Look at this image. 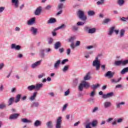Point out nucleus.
Returning <instances> with one entry per match:
<instances>
[{
    "mask_svg": "<svg viewBox=\"0 0 128 128\" xmlns=\"http://www.w3.org/2000/svg\"><path fill=\"white\" fill-rule=\"evenodd\" d=\"M62 46V44L60 42H58L54 44V48L55 50H58L59 48Z\"/></svg>",
    "mask_w": 128,
    "mask_h": 128,
    "instance_id": "obj_15",
    "label": "nucleus"
},
{
    "mask_svg": "<svg viewBox=\"0 0 128 128\" xmlns=\"http://www.w3.org/2000/svg\"><path fill=\"white\" fill-rule=\"evenodd\" d=\"M80 20H84V22H86V19L88 18L86 15H84V12L82 10H79L77 14Z\"/></svg>",
    "mask_w": 128,
    "mask_h": 128,
    "instance_id": "obj_1",
    "label": "nucleus"
},
{
    "mask_svg": "<svg viewBox=\"0 0 128 128\" xmlns=\"http://www.w3.org/2000/svg\"><path fill=\"white\" fill-rule=\"evenodd\" d=\"M104 0H100V1H98L96 2V4H98V6H100V4H104Z\"/></svg>",
    "mask_w": 128,
    "mask_h": 128,
    "instance_id": "obj_37",
    "label": "nucleus"
},
{
    "mask_svg": "<svg viewBox=\"0 0 128 128\" xmlns=\"http://www.w3.org/2000/svg\"><path fill=\"white\" fill-rule=\"evenodd\" d=\"M38 106H40V104H38V102H34L33 103V104L31 106V108H34V106H35L36 108V107Z\"/></svg>",
    "mask_w": 128,
    "mask_h": 128,
    "instance_id": "obj_41",
    "label": "nucleus"
},
{
    "mask_svg": "<svg viewBox=\"0 0 128 128\" xmlns=\"http://www.w3.org/2000/svg\"><path fill=\"white\" fill-rule=\"evenodd\" d=\"M64 48H61L59 49V52L61 54L62 53V52H64Z\"/></svg>",
    "mask_w": 128,
    "mask_h": 128,
    "instance_id": "obj_62",
    "label": "nucleus"
},
{
    "mask_svg": "<svg viewBox=\"0 0 128 128\" xmlns=\"http://www.w3.org/2000/svg\"><path fill=\"white\" fill-rule=\"evenodd\" d=\"M86 24V22H77V26H84Z\"/></svg>",
    "mask_w": 128,
    "mask_h": 128,
    "instance_id": "obj_42",
    "label": "nucleus"
},
{
    "mask_svg": "<svg viewBox=\"0 0 128 128\" xmlns=\"http://www.w3.org/2000/svg\"><path fill=\"white\" fill-rule=\"evenodd\" d=\"M80 46V42L76 41L75 45L74 43L72 42L70 45V46L72 50H74V48H76V46Z\"/></svg>",
    "mask_w": 128,
    "mask_h": 128,
    "instance_id": "obj_5",
    "label": "nucleus"
},
{
    "mask_svg": "<svg viewBox=\"0 0 128 128\" xmlns=\"http://www.w3.org/2000/svg\"><path fill=\"white\" fill-rule=\"evenodd\" d=\"M91 123L89 122L86 125V128H92L90 127Z\"/></svg>",
    "mask_w": 128,
    "mask_h": 128,
    "instance_id": "obj_50",
    "label": "nucleus"
},
{
    "mask_svg": "<svg viewBox=\"0 0 128 128\" xmlns=\"http://www.w3.org/2000/svg\"><path fill=\"white\" fill-rule=\"evenodd\" d=\"M124 30H122L120 32V38H122V36H124Z\"/></svg>",
    "mask_w": 128,
    "mask_h": 128,
    "instance_id": "obj_43",
    "label": "nucleus"
},
{
    "mask_svg": "<svg viewBox=\"0 0 128 128\" xmlns=\"http://www.w3.org/2000/svg\"><path fill=\"white\" fill-rule=\"evenodd\" d=\"M11 48L12 49L14 48L15 50H20V46L19 45H16L14 44H12L11 45Z\"/></svg>",
    "mask_w": 128,
    "mask_h": 128,
    "instance_id": "obj_10",
    "label": "nucleus"
},
{
    "mask_svg": "<svg viewBox=\"0 0 128 128\" xmlns=\"http://www.w3.org/2000/svg\"><path fill=\"white\" fill-rule=\"evenodd\" d=\"M100 84H97L96 85L92 84V88L94 90H96L97 88H100Z\"/></svg>",
    "mask_w": 128,
    "mask_h": 128,
    "instance_id": "obj_35",
    "label": "nucleus"
},
{
    "mask_svg": "<svg viewBox=\"0 0 128 128\" xmlns=\"http://www.w3.org/2000/svg\"><path fill=\"white\" fill-rule=\"evenodd\" d=\"M38 94V92H34L33 95L30 96V100H34L36 98V94Z\"/></svg>",
    "mask_w": 128,
    "mask_h": 128,
    "instance_id": "obj_20",
    "label": "nucleus"
},
{
    "mask_svg": "<svg viewBox=\"0 0 128 128\" xmlns=\"http://www.w3.org/2000/svg\"><path fill=\"white\" fill-rule=\"evenodd\" d=\"M40 12H42V7L39 6L36 10L34 14L36 16H40Z\"/></svg>",
    "mask_w": 128,
    "mask_h": 128,
    "instance_id": "obj_9",
    "label": "nucleus"
},
{
    "mask_svg": "<svg viewBox=\"0 0 128 128\" xmlns=\"http://www.w3.org/2000/svg\"><path fill=\"white\" fill-rule=\"evenodd\" d=\"M112 106V102H106L104 103V107L105 108H110Z\"/></svg>",
    "mask_w": 128,
    "mask_h": 128,
    "instance_id": "obj_12",
    "label": "nucleus"
},
{
    "mask_svg": "<svg viewBox=\"0 0 128 128\" xmlns=\"http://www.w3.org/2000/svg\"><path fill=\"white\" fill-rule=\"evenodd\" d=\"M111 82H112L114 84H118V82L116 80H114V79H112Z\"/></svg>",
    "mask_w": 128,
    "mask_h": 128,
    "instance_id": "obj_57",
    "label": "nucleus"
},
{
    "mask_svg": "<svg viewBox=\"0 0 128 128\" xmlns=\"http://www.w3.org/2000/svg\"><path fill=\"white\" fill-rule=\"evenodd\" d=\"M118 2L119 6H122L124 4V0H118Z\"/></svg>",
    "mask_w": 128,
    "mask_h": 128,
    "instance_id": "obj_39",
    "label": "nucleus"
},
{
    "mask_svg": "<svg viewBox=\"0 0 128 128\" xmlns=\"http://www.w3.org/2000/svg\"><path fill=\"white\" fill-rule=\"evenodd\" d=\"M62 6H64V4H60L58 5V8L60 10L61 8H62Z\"/></svg>",
    "mask_w": 128,
    "mask_h": 128,
    "instance_id": "obj_48",
    "label": "nucleus"
},
{
    "mask_svg": "<svg viewBox=\"0 0 128 128\" xmlns=\"http://www.w3.org/2000/svg\"><path fill=\"white\" fill-rule=\"evenodd\" d=\"M16 88H14L12 89L11 92H16Z\"/></svg>",
    "mask_w": 128,
    "mask_h": 128,
    "instance_id": "obj_63",
    "label": "nucleus"
},
{
    "mask_svg": "<svg viewBox=\"0 0 128 128\" xmlns=\"http://www.w3.org/2000/svg\"><path fill=\"white\" fill-rule=\"evenodd\" d=\"M82 82L83 86H84V88H90V83H88L86 81H83Z\"/></svg>",
    "mask_w": 128,
    "mask_h": 128,
    "instance_id": "obj_16",
    "label": "nucleus"
},
{
    "mask_svg": "<svg viewBox=\"0 0 128 128\" xmlns=\"http://www.w3.org/2000/svg\"><path fill=\"white\" fill-rule=\"evenodd\" d=\"M6 108V106L4 103H2L0 104V110H4V108Z\"/></svg>",
    "mask_w": 128,
    "mask_h": 128,
    "instance_id": "obj_36",
    "label": "nucleus"
},
{
    "mask_svg": "<svg viewBox=\"0 0 128 128\" xmlns=\"http://www.w3.org/2000/svg\"><path fill=\"white\" fill-rule=\"evenodd\" d=\"M36 22V18H32L30 20H29L28 22V24H29L30 26H32V24H34Z\"/></svg>",
    "mask_w": 128,
    "mask_h": 128,
    "instance_id": "obj_14",
    "label": "nucleus"
},
{
    "mask_svg": "<svg viewBox=\"0 0 128 128\" xmlns=\"http://www.w3.org/2000/svg\"><path fill=\"white\" fill-rule=\"evenodd\" d=\"M21 121L24 123L32 122V121L30 120H28L27 118H22L21 120Z\"/></svg>",
    "mask_w": 128,
    "mask_h": 128,
    "instance_id": "obj_34",
    "label": "nucleus"
},
{
    "mask_svg": "<svg viewBox=\"0 0 128 128\" xmlns=\"http://www.w3.org/2000/svg\"><path fill=\"white\" fill-rule=\"evenodd\" d=\"M76 40V38L74 37H71L70 38L68 39L69 42H74V40Z\"/></svg>",
    "mask_w": 128,
    "mask_h": 128,
    "instance_id": "obj_46",
    "label": "nucleus"
},
{
    "mask_svg": "<svg viewBox=\"0 0 128 128\" xmlns=\"http://www.w3.org/2000/svg\"><path fill=\"white\" fill-rule=\"evenodd\" d=\"M128 72V67H126V68H124L120 72V74H126V72Z\"/></svg>",
    "mask_w": 128,
    "mask_h": 128,
    "instance_id": "obj_27",
    "label": "nucleus"
},
{
    "mask_svg": "<svg viewBox=\"0 0 128 128\" xmlns=\"http://www.w3.org/2000/svg\"><path fill=\"white\" fill-rule=\"evenodd\" d=\"M114 72H112V71H108L105 74V76H108V78H112L114 76Z\"/></svg>",
    "mask_w": 128,
    "mask_h": 128,
    "instance_id": "obj_7",
    "label": "nucleus"
},
{
    "mask_svg": "<svg viewBox=\"0 0 128 128\" xmlns=\"http://www.w3.org/2000/svg\"><path fill=\"white\" fill-rule=\"evenodd\" d=\"M44 84H37L35 86L36 90H40L42 88Z\"/></svg>",
    "mask_w": 128,
    "mask_h": 128,
    "instance_id": "obj_8",
    "label": "nucleus"
},
{
    "mask_svg": "<svg viewBox=\"0 0 128 128\" xmlns=\"http://www.w3.org/2000/svg\"><path fill=\"white\" fill-rule=\"evenodd\" d=\"M84 84L82 82V83L80 84L78 86V90H80V92H82V90H84Z\"/></svg>",
    "mask_w": 128,
    "mask_h": 128,
    "instance_id": "obj_30",
    "label": "nucleus"
},
{
    "mask_svg": "<svg viewBox=\"0 0 128 128\" xmlns=\"http://www.w3.org/2000/svg\"><path fill=\"white\" fill-rule=\"evenodd\" d=\"M52 8V6L50 5H48L46 7V10H50Z\"/></svg>",
    "mask_w": 128,
    "mask_h": 128,
    "instance_id": "obj_56",
    "label": "nucleus"
},
{
    "mask_svg": "<svg viewBox=\"0 0 128 128\" xmlns=\"http://www.w3.org/2000/svg\"><path fill=\"white\" fill-rule=\"evenodd\" d=\"M68 104H65L64 106H63V108H62V112L66 110V108H68Z\"/></svg>",
    "mask_w": 128,
    "mask_h": 128,
    "instance_id": "obj_45",
    "label": "nucleus"
},
{
    "mask_svg": "<svg viewBox=\"0 0 128 128\" xmlns=\"http://www.w3.org/2000/svg\"><path fill=\"white\" fill-rule=\"evenodd\" d=\"M64 26H65L64 24H62L60 26L54 29V30H60V28H64Z\"/></svg>",
    "mask_w": 128,
    "mask_h": 128,
    "instance_id": "obj_40",
    "label": "nucleus"
},
{
    "mask_svg": "<svg viewBox=\"0 0 128 128\" xmlns=\"http://www.w3.org/2000/svg\"><path fill=\"white\" fill-rule=\"evenodd\" d=\"M20 116L18 114H14L10 115L9 117V120H16Z\"/></svg>",
    "mask_w": 128,
    "mask_h": 128,
    "instance_id": "obj_6",
    "label": "nucleus"
},
{
    "mask_svg": "<svg viewBox=\"0 0 128 128\" xmlns=\"http://www.w3.org/2000/svg\"><path fill=\"white\" fill-rule=\"evenodd\" d=\"M52 42H54V40L52 39V38H50L48 41V44H52Z\"/></svg>",
    "mask_w": 128,
    "mask_h": 128,
    "instance_id": "obj_58",
    "label": "nucleus"
},
{
    "mask_svg": "<svg viewBox=\"0 0 128 128\" xmlns=\"http://www.w3.org/2000/svg\"><path fill=\"white\" fill-rule=\"evenodd\" d=\"M12 4H15V7L18 8V0H12Z\"/></svg>",
    "mask_w": 128,
    "mask_h": 128,
    "instance_id": "obj_26",
    "label": "nucleus"
},
{
    "mask_svg": "<svg viewBox=\"0 0 128 128\" xmlns=\"http://www.w3.org/2000/svg\"><path fill=\"white\" fill-rule=\"evenodd\" d=\"M52 34L53 36H56V30H54V31L52 32Z\"/></svg>",
    "mask_w": 128,
    "mask_h": 128,
    "instance_id": "obj_60",
    "label": "nucleus"
},
{
    "mask_svg": "<svg viewBox=\"0 0 128 128\" xmlns=\"http://www.w3.org/2000/svg\"><path fill=\"white\" fill-rule=\"evenodd\" d=\"M115 27L112 26L110 28L109 32L108 33V36H112V34L114 33V32L116 33V34H118V30H114Z\"/></svg>",
    "mask_w": 128,
    "mask_h": 128,
    "instance_id": "obj_4",
    "label": "nucleus"
},
{
    "mask_svg": "<svg viewBox=\"0 0 128 128\" xmlns=\"http://www.w3.org/2000/svg\"><path fill=\"white\" fill-rule=\"evenodd\" d=\"M41 125H42V122L38 120H36L34 124V126H41Z\"/></svg>",
    "mask_w": 128,
    "mask_h": 128,
    "instance_id": "obj_24",
    "label": "nucleus"
},
{
    "mask_svg": "<svg viewBox=\"0 0 128 128\" xmlns=\"http://www.w3.org/2000/svg\"><path fill=\"white\" fill-rule=\"evenodd\" d=\"M110 22V18H106L103 20L102 24H108V23Z\"/></svg>",
    "mask_w": 128,
    "mask_h": 128,
    "instance_id": "obj_32",
    "label": "nucleus"
},
{
    "mask_svg": "<svg viewBox=\"0 0 128 128\" xmlns=\"http://www.w3.org/2000/svg\"><path fill=\"white\" fill-rule=\"evenodd\" d=\"M46 126L48 128H52L54 126L52 125V121H48V122H46Z\"/></svg>",
    "mask_w": 128,
    "mask_h": 128,
    "instance_id": "obj_18",
    "label": "nucleus"
},
{
    "mask_svg": "<svg viewBox=\"0 0 128 128\" xmlns=\"http://www.w3.org/2000/svg\"><path fill=\"white\" fill-rule=\"evenodd\" d=\"M70 94V90H67L66 92H64V96H68Z\"/></svg>",
    "mask_w": 128,
    "mask_h": 128,
    "instance_id": "obj_55",
    "label": "nucleus"
},
{
    "mask_svg": "<svg viewBox=\"0 0 128 128\" xmlns=\"http://www.w3.org/2000/svg\"><path fill=\"white\" fill-rule=\"evenodd\" d=\"M42 62V60L38 61L32 65V68H36L38 66H40V63Z\"/></svg>",
    "mask_w": 128,
    "mask_h": 128,
    "instance_id": "obj_13",
    "label": "nucleus"
},
{
    "mask_svg": "<svg viewBox=\"0 0 128 128\" xmlns=\"http://www.w3.org/2000/svg\"><path fill=\"white\" fill-rule=\"evenodd\" d=\"M91 124L93 128H96L98 126V120H94L92 122Z\"/></svg>",
    "mask_w": 128,
    "mask_h": 128,
    "instance_id": "obj_25",
    "label": "nucleus"
},
{
    "mask_svg": "<svg viewBox=\"0 0 128 128\" xmlns=\"http://www.w3.org/2000/svg\"><path fill=\"white\" fill-rule=\"evenodd\" d=\"M112 120H114V118H109L107 120V122H112Z\"/></svg>",
    "mask_w": 128,
    "mask_h": 128,
    "instance_id": "obj_64",
    "label": "nucleus"
},
{
    "mask_svg": "<svg viewBox=\"0 0 128 128\" xmlns=\"http://www.w3.org/2000/svg\"><path fill=\"white\" fill-rule=\"evenodd\" d=\"M62 118L58 117L56 121V128H62Z\"/></svg>",
    "mask_w": 128,
    "mask_h": 128,
    "instance_id": "obj_3",
    "label": "nucleus"
},
{
    "mask_svg": "<svg viewBox=\"0 0 128 128\" xmlns=\"http://www.w3.org/2000/svg\"><path fill=\"white\" fill-rule=\"evenodd\" d=\"M68 70V66H64V68L62 69L63 72H66Z\"/></svg>",
    "mask_w": 128,
    "mask_h": 128,
    "instance_id": "obj_47",
    "label": "nucleus"
},
{
    "mask_svg": "<svg viewBox=\"0 0 128 128\" xmlns=\"http://www.w3.org/2000/svg\"><path fill=\"white\" fill-rule=\"evenodd\" d=\"M88 32V34H94V32H96V28H92L89 29Z\"/></svg>",
    "mask_w": 128,
    "mask_h": 128,
    "instance_id": "obj_33",
    "label": "nucleus"
},
{
    "mask_svg": "<svg viewBox=\"0 0 128 128\" xmlns=\"http://www.w3.org/2000/svg\"><path fill=\"white\" fill-rule=\"evenodd\" d=\"M93 66H96V70H98L100 68V62L98 61V58L96 57V60L93 62Z\"/></svg>",
    "mask_w": 128,
    "mask_h": 128,
    "instance_id": "obj_2",
    "label": "nucleus"
},
{
    "mask_svg": "<svg viewBox=\"0 0 128 128\" xmlns=\"http://www.w3.org/2000/svg\"><path fill=\"white\" fill-rule=\"evenodd\" d=\"M88 14L89 16H94L96 14V12L94 10H89L88 12Z\"/></svg>",
    "mask_w": 128,
    "mask_h": 128,
    "instance_id": "obj_23",
    "label": "nucleus"
},
{
    "mask_svg": "<svg viewBox=\"0 0 128 128\" xmlns=\"http://www.w3.org/2000/svg\"><path fill=\"white\" fill-rule=\"evenodd\" d=\"M78 28L76 26H72V29L73 30H78Z\"/></svg>",
    "mask_w": 128,
    "mask_h": 128,
    "instance_id": "obj_51",
    "label": "nucleus"
},
{
    "mask_svg": "<svg viewBox=\"0 0 128 128\" xmlns=\"http://www.w3.org/2000/svg\"><path fill=\"white\" fill-rule=\"evenodd\" d=\"M4 10V7H0V12H2Z\"/></svg>",
    "mask_w": 128,
    "mask_h": 128,
    "instance_id": "obj_61",
    "label": "nucleus"
},
{
    "mask_svg": "<svg viewBox=\"0 0 128 128\" xmlns=\"http://www.w3.org/2000/svg\"><path fill=\"white\" fill-rule=\"evenodd\" d=\"M66 54H67V56H70V48H68L67 50Z\"/></svg>",
    "mask_w": 128,
    "mask_h": 128,
    "instance_id": "obj_52",
    "label": "nucleus"
},
{
    "mask_svg": "<svg viewBox=\"0 0 128 128\" xmlns=\"http://www.w3.org/2000/svg\"><path fill=\"white\" fill-rule=\"evenodd\" d=\"M60 60H57L54 65V67L55 68H58V66H60Z\"/></svg>",
    "mask_w": 128,
    "mask_h": 128,
    "instance_id": "obj_31",
    "label": "nucleus"
},
{
    "mask_svg": "<svg viewBox=\"0 0 128 128\" xmlns=\"http://www.w3.org/2000/svg\"><path fill=\"white\" fill-rule=\"evenodd\" d=\"M30 31L32 32L33 34H36V33L38 32V29L34 27H32Z\"/></svg>",
    "mask_w": 128,
    "mask_h": 128,
    "instance_id": "obj_21",
    "label": "nucleus"
},
{
    "mask_svg": "<svg viewBox=\"0 0 128 128\" xmlns=\"http://www.w3.org/2000/svg\"><path fill=\"white\" fill-rule=\"evenodd\" d=\"M95 90H94L92 92H91L90 94V96H94V94H95Z\"/></svg>",
    "mask_w": 128,
    "mask_h": 128,
    "instance_id": "obj_54",
    "label": "nucleus"
},
{
    "mask_svg": "<svg viewBox=\"0 0 128 128\" xmlns=\"http://www.w3.org/2000/svg\"><path fill=\"white\" fill-rule=\"evenodd\" d=\"M68 59H64V60H62V64H66V62H68Z\"/></svg>",
    "mask_w": 128,
    "mask_h": 128,
    "instance_id": "obj_49",
    "label": "nucleus"
},
{
    "mask_svg": "<svg viewBox=\"0 0 128 128\" xmlns=\"http://www.w3.org/2000/svg\"><path fill=\"white\" fill-rule=\"evenodd\" d=\"M14 98H10L8 100V106H12L14 104Z\"/></svg>",
    "mask_w": 128,
    "mask_h": 128,
    "instance_id": "obj_17",
    "label": "nucleus"
},
{
    "mask_svg": "<svg viewBox=\"0 0 128 128\" xmlns=\"http://www.w3.org/2000/svg\"><path fill=\"white\" fill-rule=\"evenodd\" d=\"M114 96V92H112L106 94H103L102 98H110L111 96Z\"/></svg>",
    "mask_w": 128,
    "mask_h": 128,
    "instance_id": "obj_11",
    "label": "nucleus"
},
{
    "mask_svg": "<svg viewBox=\"0 0 128 128\" xmlns=\"http://www.w3.org/2000/svg\"><path fill=\"white\" fill-rule=\"evenodd\" d=\"M90 72H88L86 76L84 77V80H90Z\"/></svg>",
    "mask_w": 128,
    "mask_h": 128,
    "instance_id": "obj_28",
    "label": "nucleus"
},
{
    "mask_svg": "<svg viewBox=\"0 0 128 128\" xmlns=\"http://www.w3.org/2000/svg\"><path fill=\"white\" fill-rule=\"evenodd\" d=\"M44 50H41L40 52V56L41 58H44Z\"/></svg>",
    "mask_w": 128,
    "mask_h": 128,
    "instance_id": "obj_44",
    "label": "nucleus"
},
{
    "mask_svg": "<svg viewBox=\"0 0 128 128\" xmlns=\"http://www.w3.org/2000/svg\"><path fill=\"white\" fill-rule=\"evenodd\" d=\"M126 20H128V17L126 18L124 17H122V18H121V20H122V22H126Z\"/></svg>",
    "mask_w": 128,
    "mask_h": 128,
    "instance_id": "obj_53",
    "label": "nucleus"
},
{
    "mask_svg": "<svg viewBox=\"0 0 128 128\" xmlns=\"http://www.w3.org/2000/svg\"><path fill=\"white\" fill-rule=\"evenodd\" d=\"M28 90H36V86L34 85L28 86Z\"/></svg>",
    "mask_w": 128,
    "mask_h": 128,
    "instance_id": "obj_29",
    "label": "nucleus"
},
{
    "mask_svg": "<svg viewBox=\"0 0 128 128\" xmlns=\"http://www.w3.org/2000/svg\"><path fill=\"white\" fill-rule=\"evenodd\" d=\"M122 105L124 104V102H121L120 103H117L116 104L117 108H120V106H122Z\"/></svg>",
    "mask_w": 128,
    "mask_h": 128,
    "instance_id": "obj_38",
    "label": "nucleus"
},
{
    "mask_svg": "<svg viewBox=\"0 0 128 128\" xmlns=\"http://www.w3.org/2000/svg\"><path fill=\"white\" fill-rule=\"evenodd\" d=\"M56 20L54 18H50L48 21V24H54L56 22Z\"/></svg>",
    "mask_w": 128,
    "mask_h": 128,
    "instance_id": "obj_19",
    "label": "nucleus"
},
{
    "mask_svg": "<svg viewBox=\"0 0 128 128\" xmlns=\"http://www.w3.org/2000/svg\"><path fill=\"white\" fill-rule=\"evenodd\" d=\"M21 96H22V95H20V94H18L16 96V100H14V102H16V104L17 102H20V100Z\"/></svg>",
    "mask_w": 128,
    "mask_h": 128,
    "instance_id": "obj_22",
    "label": "nucleus"
},
{
    "mask_svg": "<svg viewBox=\"0 0 128 128\" xmlns=\"http://www.w3.org/2000/svg\"><path fill=\"white\" fill-rule=\"evenodd\" d=\"M98 110V107H95L92 110V112H96Z\"/></svg>",
    "mask_w": 128,
    "mask_h": 128,
    "instance_id": "obj_59",
    "label": "nucleus"
}]
</instances>
